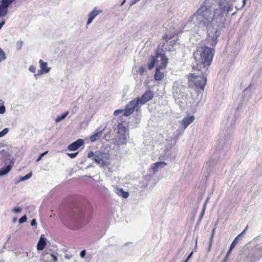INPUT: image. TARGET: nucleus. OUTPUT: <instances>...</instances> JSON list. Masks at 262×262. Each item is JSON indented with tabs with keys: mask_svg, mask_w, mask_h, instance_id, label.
I'll return each mask as SVG.
<instances>
[{
	"mask_svg": "<svg viewBox=\"0 0 262 262\" xmlns=\"http://www.w3.org/2000/svg\"><path fill=\"white\" fill-rule=\"evenodd\" d=\"M194 116L191 115L183 118L181 121L182 127L185 129L189 124H190L194 120Z\"/></svg>",
	"mask_w": 262,
	"mask_h": 262,
	"instance_id": "obj_16",
	"label": "nucleus"
},
{
	"mask_svg": "<svg viewBox=\"0 0 262 262\" xmlns=\"http://www.w3.org/2000/svg\"><path fill=\"white\" fill-rule=\"evenodd\" d=\"M31 225L32 226H35L37 225V222L35 219H32L31 221Z\"/></svg>",
	"mask_w": 262,
	"mask_h": 262,
	"instance_id": "obj_52",
	"label": "nucleus"
},
{
	"mask_svg": "<svg viewBox=\"0 0 262 262\" xmlns=\"http://www.w3.org/2000/svg\"><path fill=\"white\" fill-rule=\"evenodd\" d=\"M92 206L87 201L76 205L72 208L67 219V225L71 229H77L86 223V215L91 211Z\"/></svg>",
	"mask_w": 262,
	"mask_h": 262,
	"instance_id": "obj_3",
	"label": "nucleus"
},
{
	"mask_svg": "<svg viewBox=\"0 0 262 262\" xmlns=\"http://www.w3.org/2000/svg\"><path fill=\"white\" fill-rule=\"evenodd\" d=\"M95 155H96V152H94L92 151H90V152H89V153L88 154V157L89 158L93 157V159H94V158H95Z\"/></svg>",
	"mask_w": 262,
	"mask_h": 262,
	"instance_id": "obj_46",
	"label": "nucleus"
},
{
	"mask_svg": "<svg viewBox=\"0 0 262 262\" xmlns=\"http://www.w3.org/2000/svg\"><path fill=\"white\" fill-rule=\"evenodd\" d=\"M9 129L8 128H5L2 131L0 132V138L5 136L8 132Z\"/></svg>",
	"mask_w": 262,
	"mask_h": 262,
	"instance_id": "obj_36",
	"label": "nucleus"
},
{
	"mask_svg": "<svg viewBox=\"0 0 262 262\" xmlns=\"http://www.w3.org/2000/svg\"><path fill=\"white\" fill-rule=\"evenodd\" d=\"M251 258L252 260L258 259L262 256V247H256L251 251Z\"/></svg>",
	"mask_w": 262,
	"mask_h": 262,
	"instance_id": "obj_13",
	"label": "nucleus"
},
{
	"mask_svg": "<svg viewBox=\"0 0 262 262\" xmlns=\"http://www.w3.org/2000/svg\"><path fill=\"white\" fill-rule=\"evenodd\" d=\"M204 213H205V211H201V213H200V216H199V218L200 219H203V217H204Z\"/></svg>",
	"mask_w": 262,
	"mask_h": 262,
	"instance_id": "obj_56",
	"label": "nucleus"
},
{
	"mask_svg": "<svg viewBox=\"0 0 262 262\" xmlns=\"http://www.w3.org/2000/svg\"><path fill=\"white\" fill-rule=\"evenodd\" d=\"M213 244L209 243V246L208 248V252H210L211 250L212 246Z\"/></svg>",
	"mask_w": 262,
	"mask_h": 262,
	"instance_id": "obj_58",
	"label": "nucleus"
},
{
	"mask_svg": "<svg viewBox=\"0 0 262 262\" xmlns=\"http://www.w3.org/2000/svg\"><path fill=\"white\" fill-rule=\"evenodd\" d=\"M235 247H231V245L230 246V247H229V250L228 251L226 255V257H228V256L230 255L231 252L232 251V250H233V249Z\"/></svg>",
	"mask_w": 262,
	"mask_h": 262,
	"instance_id": "obj_50",
	"label": "nucleus"
},
{
	"mask_svg": "<svg viewBox=\"0 0 262 262\" xmlns=\"http://www.w3.org/2000/svg\"><path fill=\"white\" fill-rule=\"evenodd\" d=\"M213 236H212V235H210V236L209 237V243L213 244Z\"/></svg>",
	"mask_w": 262,
	"mask_h": 262,
	"instance_id": "obj_57",
	"label": "nucleus"
},
{
	"mask_svg": "<svg viewBox=\"0 0 262 262\" xmlns=\"http://www.w3.org/2000/svg\"><path fill=\"white\" fill-rule=\"evenodd\" d=\"M214 49L204 46L197 49L193 53L192 68L196 73H190L189 77L197 89L203 91L207 81L208 69L214 55Z\"/></svg>",
	"mask_w": 262,
	"mask_h": 262,
	"instance_id": "obj_1",
	"label": "nucleus"
},
{
	"mask_svg": "<svg viewBox=\"0 0 262 262\" xmlns=\"http://www.w3.org/2000/svg\"><path fill=\"white\" fill-rule=\"evenodd\" d=\"M160 58L161 63L160 64H157V66L161 68V69H164L166 68L168 63V59L166 57L165 54H162L160 52L159 57Z\"/></svg>",
	"mask_w": 262,
	"mask_h": 262,
	"instance_id": "obj_19",
	"label": "nucleus"
},
{
	"mask_svg": "<svg viewBox=\"0 0 262 262\" xmlns=\"http://www.w3.org/2000/svg\"><path fill=\"white\" fill-rule=\"evenodd\" d=\"M193 252H191L189 253V254L188 255L187 258L185 259V260L184 261V262H188V260L192 257V255H193Z\"/></svg>",
	"mask_w": 262,
	"mask_h": 262,
	"instance_id": "obj_51",
	"label": "nucleus"
},
{
	"mask_svg": "<svg viewBox=\"0 0 262 262\" xmlns=\"http://www.w3.org/2000/svg\"><path fill=\"white\" fill-rule=\"evenodd\" d=\"M32 172H30L28 173V174H27L25 176L20 177L19 178V180H16V181L15 182V184H17L21 181L27 180L29 179H30L32 177Z\"/></svg>",
	"mask_w": 262,
	"mask_h": 262,
	"instance_id": "obj_29",
	"label": "nucleus"
},
{
	"mask_svg": "<svg viewBox=\"0 0 262 262\" xmlns=\"http://www.w3.org/2000/svg\"><path fill=\"white\" fill-rule=\"evenodd\" d=\"M27 217L26 215L21 216L18 221L19 224H23L27 221Z\"/></svg>",
	"mask_w": 262,
	"mask_h": 262,
	"instance_id": "obj_39",
	"label": "nucleus"
},
{
	"mask_svg": "<svg viewBox=\"0 0 262 262\" xmlns=\"http://www.w3.org/2000/svg\"><path fill=\"white\" fill-rule=\"evenodd\" d=\"M64 257H65L66 258H67L68 259H70L71 258H72V255H69V254H66Z\"/></svg>",
	"mask_w": 262,
	"mask_h": 262,
	"instance_id": "obj_59",
	"label": "nucleus"
},
{
	"mask_svg": "<svg viewBox=\"0 0 262 262\" xmlns=\"http://www.w3.org/2000/svg\"><path fill=\"white\" fill-rule=\"evenodd\" d=\"M29 70L30 72L34 73L36 71V68L34 66H33V65L30 66L29 68Z\"/></svg>",
	"mask_w": 262,
	"mask_h": 262,
	"instance_id": "obj_48",
	"label": "nucleus"
},
{
	"mask_svg": "<svg viewBox=\"0 0 262 262\" xmlns=\"http://www.w3.org/2000/svg\"><path fill=\"white\" fill-rule=\"evenodd\" d=\"M154 96V94L152 91H146L140 98H137L136 100L139 104H144L151 100Z\"/></svg>",
	"mask_w": 262,
	"mask_h": 262,
	"instance_id": "obj_10",
	"label": "nucleus"
},
{
	"mask_svg": "<svg viewBox=\"0 0 262 262\" xmlns=\"http://www.w3.org/2000/svg\"><path fill=\"white\" fill-rule=\"evenodd\" d=\"M2 101L0 99V102ZM6 111V108L4 105L3 104V102L1 103V105L0 106V114H3L5 113Z\"/></svg>",
	"mask_w": 262,
	"mask_h": 262,
	"instance_id": "obj_37",
	"label": "nucleus"
},
{
	"mask_svg": "<svg viewBox=\"0 0 262 262\" xmlns=\"http://www.w3.org/2000/svg\"><path fill=\"white\" fill-rule=\"evenodd\" d=\"M215 228H216V227L215 226L212 230V232L211 233V235H212V236H213V237H214V233H215Z\"/></svg>",
	"mask_w": 262,
	"mask_h": 262,
	"instance_id": "obj_62",
	"label": "nucleus"
},
{
	"mask_svg": "<svg viewBox=\"0 0 262 262\" xmlns=\"http://www.w3.org/2000/svg\"><path fill=\"white\" fill-rule=\"evenodd\" d=\"M219 8L221 11L220 13H226V16L228 14L229 12L232 11L233 8V3L232 0H224L219 4Z\"/></svg>",
	"mask_w": 262,
	"mask_h": 262,
	"instance_id": "obj_7",
	"label": "nucleus"
},
{
	"mask_svg": "<svg viewBox=\"0 0 262 262\" xmlns=\"http://www.w3.org/2000/svg\"><path fill=\"white\" fill-rule=\"evenodd\" d=\"M110 154L108 152L98 150L96 151L94 161L101 167L110 165Z\"/></svg>",
	"mask_w": 262,
	"mask_h": 262,
	"instance_id": "obj_5",
	"label": "nucleus"
},
{
	"mask_svg": "<svg viewBox=\"0 0 262 262\" xmlns=\"http://www.w3.org/2000/svg\"><path fill=\"white\" fill-rule=\"evenodd\" d=\"M10 156V152L7 150L3 149L0 151V157L1 158H6Z\"/></svg>",
	"mask_w": 262,
	"mask_h": 262,
	"instance_id": "obj_31",
	"label": "nucleus"
},
{
	"mask_svg": "<svg viewBox=\"0 0 262 262\" xmlns=\"http://www.w3.org/2000/svg\"><path fill=\"white\" fill-rule=\"evenodd\" d=\"M210 4L207 1H204L188 21L199 28L208 27L212 25L216 14V8Z\"/></svg>",
	"mask_w": 262,
	"mask_h": 262,
	"instance_id": "obj_2",
	"label": "nucleus"
},
{
	"mask_svg": "<svg viewBox=\"0 0 262 262\" xmlns=\"http://www.w3.org/2000/svg\"><path fill=\"white\" fill-rule=\"evenodd\" d=\"M116 142L119 145L126 144V136L125 133L117 134Z\"/></svg>",
	"mask_w": 262,
	"mask_h": 262,
	"instance_id": "obj_20",
	"label": "nucleus"
},
{
	"mask_svg": "<svg viewBox=\"0 0 262 262\" xmlns=\"http://www.w3.org/2000/svg\"><path fill=\"white\" fill-rule=\"evenodd\" d=\"M168 141H170V145L171 146L174 145L176 143V140L174 139H170Z\"/></svg>",
	"mask_w": 262,
	"mask_h": 262,
	"instance_id": "obj_53",
	"label": "nucleus"
},
{
	"mask_svg": "<svg viewBox=\"0 0 262 262\" xmlns=\"http://www.w3.org/2000/svg\"><path fill=\"white\" fill-rule=\"evenodd\" d=\"M145 69L144 67L141 66L139 68L138 72L140 75H143L145 72Z\"/></svg>",
	"mask_w": 262,
	"mask_h": 262,
	"instance_id": "obj_44",
	"label": "nucleus"
},
{
	"mask_svg": "<svg viewBox=\"0 0 262 262\" xmlns=\"http://www.w3.org/2000/svg\"><path fill=\"white\" fill-rule=\"evenodd\" d=\"M172 38V36L170 35L169 36V35L168 34H165L163 37V39H170Z\"/></svg>",
	"mask_w": 262,
	"mask_h": 262,
	"instance_id": "obj_54",
	"label": "nucleus"
},
{
	"mask_svg": "<svg viewBox=\"0 0 262 262\" xmlns=\"http://www.w3.org/2000/svg\"><path fill=\"white\" fill-rule=\"evenodd\" d=\"M40 70L44 73H48L50 72L51 68L47 67V62L43 61L42 59L39 61Z\"/></svg>",
	"mask_w": 262,
	"mask_h": 262,
	"instance_id": "obj_23",
	"label": "nucleus"
},
{
	"mask_svg": "<svg viewBox=\"0 0 262 262\" xmlns=\"http://www.w3.org/2000/svg\"><path fill=\"white\" fill-rule=\"evenodd\" d=\"M43 74H44V73L41 70H38L37 73L35 74L34 75V76L35 77V78L36 79L37 78L38 76L42 75Z\"/></svg>",
	"mask_w": 262,
	"mask_h": 262,
	"instance_id": "obj_47",
	"label": "nucleus"
},
{
	"mask_svg": "<svg viewBox=\"0 0 262 262\" xmlns=\"http://www.w3.org/2000/svg\"><path fill=\"white\" fill-rule=\"evenodd\" d=\"M115 129H117L118 130L117 134L126 133V132L127 131L126 128L123 125L122 122H119L118 123Z\"/></svg>",
	"mask_w": 262,
	"mask_h": 262,
	"instance_id": "obj_28",
	"label": "nucleus"
},
{
	"mask_svg": "<svg viewBox=\"0 0 262 262\" xmlns=\"http://www.w3.org/2000/svg\"><path fill=\"white\" fill-rule=\"evenodd\" d=\"M215 24L213 25L219 28H224L226 27V17L223 13H220L216 17H214Z\"/></svg>",
	"mask_w": 262,
	"mask_h": 262,
	"instance_id": "obj_11",
	"label": "nucleus"
},
{
	"mask_svg": "<svg viewBox=\"0 0 262 262\" xmlns=\"http://www.w3.org/2000/svg\"><path fill=\"white\" fill-rule=\"evenodd\" d=\"M202 219H200L199 217L198 221H197V224L199 225L202 221Z\"/></svg>",
	"mask_w": 262,
	"mask_h": 262,
	"instance_id": "obj_63",
	"label": "nucleus"
},
{
	"mask_svg": "<svg viewBox=\"0 0 262 262\" xmlns=\"http://www.w3.org/2000/svg\"><path fill=\"white\" fill-rule=\"evenodd\" d=\"M21 211V208L19 207H15L13 209V211L15 213H20Z\"/></svg>",
	"mask_w": 262,
	"mask_h": 262,
	"instance_id": "obj_43",
	"label": "nucleus"
},
{
	"mask_svg": "<svg viewBox=\"0 0 262 262\" xmlns=\"http://www.w3.org/2000/svg\"><path fill=\"white\" fill-rule=\"evenodd\" d=\"M124 110H121V109H119V110H116L114 111V115L115 116H118L119 114H122V115H121L120 116V118H122L124 116H123V114H124Z\"/></svg>",
	"mask_w": 262,
	"mask_h": 262,
	"instance_id": "obj_33",
	"label": "nucleus"
},
{
	"mask_svg": "<svg viewBox=\"0 0 262 262\" xmlns=\"http://www.w3.org/2000/svg\"><path fill=\"white\" fill-rule=\"evenodd\" d=\"M14 0H1V4L0 5L8 13V8Z\"/></svg>",
	"mask_w": 262,
	"mask_h": 262,
	"instance_id": "obj_25",
	"label": "nucleus"
},
{
	"mask_svg": "<svg viewBox=\"0 0 262 262\" xmlns=\"http://www.w3.org/2000/svg\"><path fill=\"white\" fill-rule=\"evenodd\" d=\"M246 1H247V0H243V7L245 6Z\"/></svg>",
	"mask_w": 262,
	"mask_h": 262,
	"instance_id": "obj_64",
	"label": "nucleus"
},
{
	"mask_svg": "<svg viewBox=\"0 0 262 262\" xmlns=\"http://www.w3.org/2000/svg\"><path fill=\"white\" fill-rule=\"evenodd\" d=\"M138 105V102L137 101L136 99L130 101L125 106V108L124 109V114H123V116L126 117L130 116L134 113L136 107H137Z\"/></svg>",
	"mask_w": 262,
	"mask_h": 262,
	"instance_id": "obj_9",
	"label": "nucleus"
},
{
	"mask_svg": "<svg viewBox=\"0 0 262 262\" xmlns=\"http://www.w3.org/2000/svg\"><path fill=\"white\" fill-rule=\"evenodd\" d=\"M204 1H207L209 3H210L211 6L216 7V0H205Z\"/></svg>",
	"mask_w": 262,
	"mask_h": 262,
	"instance_id": "obj_42",
	"label": "nucleus"
},
{
	"mask_svg": "<svg viewBox=\"0 0 262 262\" xmlns=\"http://www.w3.org/2000/svg\"><path fill=\"white\" fill-rule=\"evenodd\" d=\"M161 68L157 66L154 75V77L156 80L160 81L164 77V74L163 72H160V70H162Z\"/></svg>",
	"mask_w": 262,
	"mask_h": 262,
	"instance_id": "obj_22",
	"label": "nucleus"
},
{
	"mask_svg": "<svg viewBox=\"0 0 262 262\" xmlns=\"http://www.w3.org/2000/svg\"><path fill=\"white\" fill-rule=\"evenodd\" d=\"M78 154V152H74V153H67V155H68V156L69 157L73 159V158H75L77 156Z\"/></svg>",
	"mask_w": 262,
	"mask_h": 262,
	"instance_id": "obj_45",
	"label": "nucleus"
},
{
	"mask_svg": "<svg viewBox=\"0 0 262 262\" xmlns=\"http://www.w3.org/2000/svg\"><path fill=\"white\" fill-rule=\"evenodd\" d=\"M79 255L81 258H84L86 255V250H82V251H81Z\"/></svg>",
	"mask_w": 262,
	"mask_h": 262,
	"instance_id": "obj_49",
	"label": "nucleus"
},
{
	"mask_svg": "<svg viewBox=\"0 0 262 262\" xmlns=\"http://www.w3.org/2000/svg\"><path fill=\"white\" fill-rule=\"evenodd\" d=\"M138 1L137 0H131L130 2V6L135 4Z\"/></svg>",
	"mask_w": 262,
	"mask_h": 262,
	"instance_id": "obj_55",
	"label": "nucleus"
},
{
	"mask_svg": "<svg viewBox=\"0 0 262 262\" xmlns=\"http://www.w3.org/2000/svg\"><path fill=\"white\" fill-rule=\"evenodd\" d=\"M206 28H207L208 41L210 42L212 46L215 45L217 43V39L220 35L217 28H215L214 26H211V25Z\"/></svg>",
	"mask_w": 262,
	"mask_h": 262,
	"instance_id": "obj_6",
	"label": "nucleus"
},
{
	"mask_svg": "<svg viewBox=\"0 0 262 262\" xmlns=\"http://www.w3.org/2000/svg\"><path fill=\"white\" fill-rule=\"evenodd\" d=\"M102 11L97 10L95 8L92 11L88 14V19L86 23V25H90L93 20V19L101 12Z\"/></svg>",
	"mask_w": 262,
	"mask_h": 262,
	"instance_id": "obj_15",
	"label": "nucleus"
},
{
	"mask_svg": "<svg viewBox=\"0 0 262 262\" xmlns=\"http://www.w3.org/2000/svg\"><path fill=\"white\" fill-rule=\"evenodd\" d=\"M7 13L5 11V10L0 5V17L5 16L7 14Z\"/></svg>",
	"mask_w": 262,
	"mask_h": 262,
	"instance_id": "obj_40",
	"label": "nucleus"
},
{
	"mask_svg": "<svg viewBox=\"0 0 262 262\" xmlns=\"http://www.w3.org/2000/svg\"><path fill=\"white\" fill-rule=\"evenodd\" d=\"M166 163L164 161L158 162L154 163L152 166V169L154 171H157L160 168H163L166 165Z\"/></svg>",
	"mask_w": 262,
	"mask_h": 262,
	"instance_id": "obj_24",
	"label": "nucleus"
},
{
	"mask_svg": "<svg viewBox=\"0 0 262 262\" xmlns=\"http://www.w3.org/2000/svg\"><path fill=\"white\" fill-rule=\"evenodd\" d=\"M47 245V238L44 234H42L37 244V249L39 251L42 250Z\"/></svg>",
	"mask_w": 262,
	"mask_h": 262,
	"instance_id": "obj_17",
	"label": "nucleus"
},
{
	"mask_svg": "<svg viewBox=\"0 0 262 262\" xmlns=\"http://www.w3.org/2000/svg\"><path fill=\"white\" fill-rule=\"evenodd\" d=\"M160 52L158 50L156 53L155 56H151L149 60V63L147 65V68L149 70H151L155 67L156 63L158 61L157 58L159 57Z\"/></svg>",
	"mask_w": 262,
	"mask_h": 262,
	"instance_id": "obj_14",
	"label": "nucleus"
},
{
	"mask_svg": "<svg viewBox=\"0 0 262 262\" xmlns=\"http://www.w3.org/2000/svg\"><path fill=\"white\" fill-rule=\"evenodd\" d=\"M69 113L68 111H66L61 115L57 116L55 119L56 122H59L63 120L68 115Z\"/></svg>",
	"mask_w": 262,
	"mask_h": 262,
	"instance_id": "obj_30",
	"label": "nucleus"
},
{
	"mask_svg": "<svg viewBox=\"0 0 262 262\" xmlns=\"http://www.w3.org/2000/svg\"><path fill=\"white\" fill-rule=\"evenodd\" d=\"M237 118L233 114H230L227 120V132L228 134H232L236 123Z\"/></svg>",
	"mask_w": 262,
	"mask_h": 262,
	"instance_id": "obj_8",
	"label": "nucleus"
},
{
	"mask_svg": "<svg viewBox=\"0 0 262 262\" xmlns=\"http://www.w3.org/2000/svg\"><path fill=\"white\" fill-rule=\"evenodd\" d=\"M115 192L118 195L124 199H126L129 196L128 192L124 191L122 188H117L116 189Z\"/></svg>",
	"mask_w": 262,
	"mask_h": 262,
	"instance_id": "obj_26",
	"label": "nucleus"
},
{
	"mask_svg": "<svg viewBox=\"0 0 262 262\" xmlns=\"http://www.w3.org/2000/svg\"><path fill=\"white\" fill-rule=\"evenodd\" d=\"M172 90L175 101L180 107H183L188 104L187 88L184 84L182 81H174L173 83Z\"/></svg>",
	"mask_w": 262,
	"mask_h": 262,
	"instance_id": "obj_4",
	"label": "nucleus"
},
{
	"mask_svg": "<svg viewBox=\"0 0 262 262\" xmlns=\"http://www.w3.org/2000/svg\"><path fill=\"white\" fill-rule=\"evenodd\" d=\"M48 152V151H46L45 152H43V153L41 154L39 157L37 158V159H36V162H39L41 159V158L44 156H45L47 153Z\"/></svg>",
	"mask_w": 262,
	"mask_h": 262,
	"instance_id": "obj_41",
	"label": "nucleus"
},
{
	"mask_svg": "<svg viewBox=\"0 0 262 262\" xmlns=\"http://www.w3.org/2000/svg\"><path fill=\"white\" fill-rule=\"evenodd\" d=\"M6 58V54L3 50L0 48V62L5 60Z\"/></svg>",
	"mask_w": 262,
	"mask_h": 262,
	"instance_id": "obj_34",
	"label": "nucleus"
},
{
	"mask_svg": "<svg viewBox=\"0 0 262 262\" xmlns=\"http://www.w3.org/2000/svg\"><path fill=\"white\" fill-rule=\"evenodd\" d=\"M12 167L11 165H8L0 169V177L7 174L11 170Z\"/></svg>",
	"mask_w": 262,
	"mask_h": 262,
	"instance_id": "obj_27",
	"label": "nucleus"
},
{
	"mask_svg": "<svg viewBox=\"0 0 262 262\" xmlns=\"http://www.w3.org/2000/svg\"><path fill=\"white\" fill-rule=\"evenodd\" d=\"M206 206H207L206 202H205L204 205H203V208H202V210L204 211H205V210H206Z\"/></svg>",
	"mask_w": 262,
	"mask_h": 262,
	"instance_id": "obj_61",
	"label": "nucleus"
},
{
	"mask_svg": "<svg viewBox=\"0 0 262 262\" xmlns=\"http://www.w3.org/2000/svg\"><path fill=\"white\" fill-rule=\"evenodd\" d=\"M248 228V226L247 225L245 228L244 229V230L240 233L234 239V240L233 241V242H232L231 243V247H235L236 245L237 244V243H238V242L241 240V239L242 238V237H243L244 236V234H245V233L246 232V231L247 230Z\"/></svg>",
	"mask_w": 262,
	"mask_h": 262,
	"instance_id": "obj_21",
	"label": "nucleus"
},
{
	"mask_svg": "<svg viewBox=\"0 0 262 262\" xmlns=\"http://www.w3.org/2000/svg\"><path fill=\"white\" fill-rule=\"evenodd\" d=\"M104 130V128L100 130L99 128L97 129L96 133L90 137V140L92 142H94L99 140L102 135V134Z\"/></svg>",
	"mask_w": 262,
	"mask_h": 262,
	"instance_id": "obj_18",
	"label": "nucleus"
},
{
	"mask_svg": "<svg viewBox=\"0 0 262 262\" xmlns=\"http://www.w3.org/2000/svg\"><path fill=\"white\" fill-rule=\"evenodd\" d=\"M5 24V20H3L1 21V22L0 23V27L2 28V27Z\"/></svg>",
	"mask_w": 262,
	"mask_h": 262,
	"instance_id": "obj_60",
	"label": "nucleus"
},
{
	"mask_svg": "<svg viewBox=\"0 0 262 262\" xmlns=\"http://www.w3.org/2000/svg\"><path fill=\"white\" fill-rule=\"evenodd\" d=\"M84 144V141L81 139H79L72 143L68 146V149L70 151H75Z\"/></svg>",
	"mask_w": 262,
	"mask_h": 262,
	"instance_id": "obj_12",
	"label": "nucleus"
},
{
	"mask_svg": "<svg viewBox=\"0 0 262 262\" xmlns=\"http://www.w3.org/2000/svg\"><path fill=\"white\" fill-rule=\"evenodd\" d=\"M23 45V41L21 40L18 41L16 42V49L18 50H20L22 48Z\"/></svg>",
	"mask_w": 262,
	"mask_h": 262,
	"instance_id": "obj_38",
	"label": "nucleus"
},
{
	"mask_svg": "<svg viewBox=\"0 0 262 262\" xmlns=\"http://www.w3.org/2000/svg\"><path fill=\"white\" fill-rule=\"evenodd\" d=\"M79 99L80 98H79L78 99H77V100L75 102V103H74V106H73L72 110V113H75V112L77 110V109L78 108V106L77 104V103H78V102L79 101Z\"/></svg>",
	"mask_w": 262,
	"mask_h": 262,
	"instance_id": "obj_35",
	"label": "nucleus"
},
{
	"mask_svg": "<svg viewBox=\"0 0 262 262\" xmlns=\"http://www.w3.org/2000/svg\"><path fill=\"white\" fill-rule=\"evenodd\" d=\"M47 258L50 260V262H57V256L53 253L50 254Z\"/></svg>",
	"mask_w": 262,
	"mask_h": 262,
	"instance_id": "obj_32",
	"label": "nucleus"
}]
</instances>
